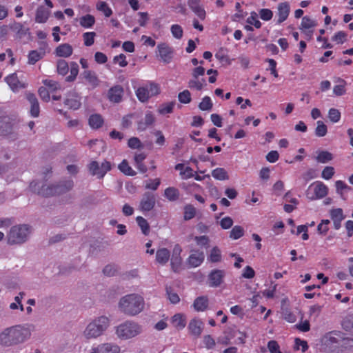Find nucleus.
<instances>
[{
    "instance_id": "19",
    "label": "nucleus",
    "mask_w": 353,
    "mask_h": 353,
    "mask_svg": "<svg viewBox=\"0 0 353 353\" xmlns=\"http://www.w3.org/2000/svg\"><path fill=\"white\" fill-rule=\"evenodd\" d=\"M290 13V5L288 2L280 3L277 8V15L279 17L277 22L281 23L288 18Z\"/></svg>"
},
{
    "instance_id": "23",
    "label": "nucleus",
    "mask_w": 353,
    "mask_h": 353,
    "mask_svg": "<svg viewBox=\"0 0 353 353\" xmlns=\"http://www.w3.org/2000/svg\"><path fill=\"white\" fill-rule=\"evenodd\" d=\"M50 14V11L44 6H39L36 10L35 21L40 23L46 22Z\"/></svg>"
},
{
    "instance_id": "56",
    "label": "nucleus",
    "mask_w": 353,
    "mask_h": 353,
    "mask_svg": "<svg viewBox=\"0 0 353 353\" xmlns=\"http://www.w3.org/2000/svg\"><path fill=\"white\" fill-rule=\"evenodd\" d=\"M328 117L332 122L336 123L340 120L341 113L339 110L331 108L328 112Z\"/></svg>"
},
{
    "instance_id": "49",
    "label": "nucleus",
    "mask_w": 353,
    "mask_h": 353,
    "mask_svg": "<svg viewBox=\"0 0 353 353\" xmlns=\"http://www.w3.org/2000/svg\"><path fill=\"white\" fill-rule=\"evenodd\" d=\"M97 8L99 11L103 12L104 15L106 17H110L112 14L111 8L104 1H100L99 3H98L97 5Z\"/></svg>"
},
{
    "instance_id": "64",
    "label": "nucleus",
    "mask_w": 353,
    "mask_h": 353,
    "mask_svg": "<svg viewBox=\"0 0 353 353\" xmlns=\"http://www.w3.org/2000/svg\"><path fill=\"white\" fill-rule=\"evenodd\" d=\"M268 348L270 353H281L280 347L276 341H270L268 343Z\"/></svg>"
},
{
    "instance_id": "45",
    "label": "nucleus",
    "mask_w": 353,
    "mask_h": 353,
    "mask_svg": "<svg viewBox=\"0 0 353 353\" xmlns=\"http://www.w3.org/2000/svg\"><path fill=\"white\" fill-rule=\"evenodd\" d=\"M317 126L315 129V134L319 137H322L326 135L327 132V126L324 124L322 121H318L316 122Z\"/></svg>"
},
{
    "instance_id": "30",
    "label": "nucleus",
    "mask_w": 353,
    "mask_h": 353,
    "mask_svg": "<svg viewBox=\"0 0 353 353\" xmlns=\"http://www.w3.org/2000/svg\"><path fill=\"white\" fill-rule=\"evenodd\" d=\"M88 122L92 128L98 129L103 125L104 121L101 114H94L90 117Z\"/></svg>"
},
{
    "instance_id": "33",
    "label": "nucleus",
    "mask_w": 353,
    "mask_h": 353,
    "mask_svg": "<svg viewBox=\"0 0 353 353\" xmlns=\"http://www.w3.org/2000/svg\"><path fill=\"white\" fill-rule=\"evenodd\" d=\"M182 252V248L179 244H176L174 246L172 250V255L171 258V263L173 265L176 264L177 265H180L181 263V253Z\"/></svg>"
},
{
    "instance_id": "28",
    "label": "nucleus",
    "mask_w": 353,
    "mask_h": 353,
    "mask_svg": "<svg viewBox=\"0 0 353 353\" xmlns=\"http://www.w3.org/2000/svg\"><path fill=\"white\" fill-rule=\"evenodd\" d=\"M101 353H120V347L114 343H104L99 344Z\"/></svg>"
},
{
    "instance_id": "63",
    "label": "nucleus",
    "mask_w": 353,
    "mask_h": 353,
    "mask_svg": "<svg viewBox=\"0 0 353 353\" xmlns=\"http://www.w3.org/2000/svg\"><path fill=\"white\" fill-rule=\"evenodd\" d=\"M334 168L332 166L325 167L321 174V176L326 180L330 179L334 174Z\"/></svg>"
},
{
    "instance_id": "41",
    "label": "nucleus",
    "mask_w": 353,
    "mask_h": 353,
    "mask_svg": "<svg viewBox=\"0 0 353 353\" xmlns=\"http://www.w3.org/2000/svg\"><path fill=\"white\" fill-rule=\"evenodd\" d=\"M70 74L65 79L66 81L71 82L73 81L79 72V65L76 62H71L70 64Z\"/></svg>"
},
{
    "instance_id": "48",
    "label": "nucleus",
    "mask_w": 353,
    "mask_h": 353,
    "mask_svg": "<svg viewBox=\"0 0 353 353\" xmlns=\"http://www.w3.org/2000/svg\"><path fill=\"white\" fill-rule=\"evenodd\" d=\"M208 260L212 263L219 262L221 260V251L217 247L212 249Z\"/></svg>"
},
{
    "instance_id": "11",
    "label": "nucleus",
    "mask_w": 353,
    "mask_h": 353,
    "mask_svg": "<svg viewBox=\"0 0 353 353\" xmlns=\"http://www.w3.org/2000/svg\"><path fill=\"white\" fill-rule=\"evenodd\" d=\"M155 203V195L150 192H146L142 196L139 203V209L142 212H149L154 208Z\"/></svg>"
},
{
    "instance_id": "12",
    "label": "nucleus",
    "mask_w": 353,
    "mask_h": 353,
    "mask_svg": "<svg viewBox=\"0 0 353 353\" xmlns=\"http://www.w3.org/2000/svg\"><path fill=\"white\" fill-rule=\"evenodd\" d=\"M123 88L121 85H115L108 90L107 97L110 102L119 103L123 100Z\"/></svg>"
},
{
    "instance_id": "31",
    "label": "nucleus",
    "mask_w": 353,
    "mask_h": 353,
    "mask_svg": "<svg viewBox=\"0 0 353 353\" xmlns=\"http://www.w3.org/2000/svg\"><path fill=\"white\" fill-rule=\"evenodd\" d=\"M82 76L91 85L94 87L98 85L99 81L94 72L91 70H85L82 73Z\"/></svg>"
},
{
    "instance_id": "43",
    "label": "nucleus",
    "mask_w": 353,
    "mask_h": 353,
    "mask_svg": "<svg viewBox=\"0 0 353 353\" xmlns=\"http://www.w3.org/2000/svg\"><path fill=\"white\" fill-rule=\"evenodd\" d=\"M244 235V230L240 225H235L230 233V237L232 239H239Z\"/></svg>"
},
{
    "instance_id": "27",
    "label": "nucleus",
    "mask_w": 353,
    "mask_h": 353,
    "mask_svg": "<svg viewBox=\"0 0 353 353\" xmlns=\"http://www.w3.org/2000/svg\"><path fill=\"white\" fill-rule=\"evenodd\" d=\"M56 54L60 57H68L73 52L72 46L68 43L59 45L55 50Z\"/></svg>"
},
{
    "instance_id": "62",
    "label": "nucleus",
    "mask_w": 353,
    "mask_h": 353,
    "mask_svg": "<svg viewBox=\"0 0 353 353\" xmlns=\"http://www.w3.org/2000/svg\"><path fill=\"white\" fill-rule=\"evenodd\" d=\"M171 32L176 39H181L183 37V29L181 26L174 24L171 26Z\"/></svg>"
},
{
    "instance_id": "57",
    "label": "nucleus",
    "mask_w": 353,
    "mask_h": 353,
    "mask_svg": "<svg viewBox=\"0 0 353 353\" xmlns=\"http://www.w3.org/2000/svg\"><path fill=\"white\" fill-rule=\"evenodd\" d=\"M179 101L182 103H189L191 101V94L188 90H183L178 95Z\"/></svg>"
},
{
    "instance_id": "21",
    "label": "nucleus",
    "mask_w": 353,
    "mask_h": 353,
    "mask_svg": "<svg viewBox=\"0 0 353 353\" xmlns=\"http://www.w3.org/2000/svg\"><path fill=\"white\" fill-rule=\"evenodd\" d=\"M188 6L190 9L201 19L205 18V11L202 6H200L199 0H188Z\"/></svg>"
},
{
    "instance_id": "32",
    "label": "nucleus",
    "mask_w": 353,
    "mask_h": 353,
    "mask_svg": "<svg viewBox=\"0 0 353 353\" xmlns=\"http://www.w3.org/2000/svg\"><path fill=\"white\" fill-rule=\"evenodd\" d=\"M12 131V124L9 119L6 117L0 118V135H6Z\"/></svg>"
},
{
    "instance_id": "5",
    "label": "nucleus",
    "mask_w": 353,
    "mask_h": 353,
    "mask_svg": "<svg viewBox=\"0 0 353 353\" xmlns=\"http://www.w3.org/2000/svg\"><path fill=\"white\" fill-rule=\"evenodd\" d=\"M142 332V326L132 320H127L114 327L115 335L122 341L135 338L141 334Z\"/></svg>"
},
{
    "instance_id": "59",
    "label": "nucleus",
    "mask_w": 353,
    "mask_h": 353,
    "mask_svg": "<svg viewBox=\"0 0 353 353\" xmlns=\"http://www.w3.org/2000/svg\"><path fill=\"white\" fill-rule=\"evenodd\" d=\"M103 272L108 276H113L117 272V267L112 264H108L105 266L103 270Z\"/></svg>"
},
{
    "instance_id": "2",
    "label": "nucleus",
    "mask_w": 353,
    "mask_h": 353,
    "mask_svg": "<svg viewBox=\"0 0 353 353\" xmlns=\"http://www.w3.org/2000/svg\"><path fill=\"white\" fill-rule=\"evenodd\" d=\"M73 186V181L67 180L52 185H47L43 181H33L29 187L32 192L38 195L52 196L66 193L71 190Z\"/></svg>"
},
{
    "instance_id": "47",
    "label": "nucleus",
    "mask_w": 353,
    "mask_h": 353,
    "mask_svg": "<svg viewBox=\"0 0 353 353\" xmlns=\"http://www.w3.org/2000/svg\"><path fill=\"white\" fill-rule=\"evenodd\" d=\"M248 24L254 26L256 28L261 27V23L258 19V14L256 12L253 11L250 13V16L246 20Z\"/></svg>"
},
{
    "instance_id": "40",
    "label": "nucleus",
    "mask_w": 353,
    "mask_h": 353,
    "mask_svg": "<svg viewBox=\"0 0 353 353\" xmlns=\"http://www.w3.org/2000/svg\"><path fill=\"white\" fill-rule=\"evenodd\" d=\"M57 72L61 75H65L69 70L68 63L63 59H59L57 63Z\"/></svg>"
},
{
    "instance_id": "50",
    "label": "nucleus",
    "mask_w": 353,
    "mask_h": 353,
    "mask_svg": "<svg viewBox=\"0 0 353 353\" xmlns=\"http://www.w3.org/2000/svg\"><path fill=\"white\" fill-rule=\"evenodd\" d=\"M213 104L209 97L203 98L202 101L199 103V108L203 111H209L212 108Z\"/></svg>"
},
{
    "instance_id": "29",
    "label": "nucleus",
    "mask_w": 353,
    "mask_h": 353,
    "mask_svg": "<svg viewBox=\"0 0 353 353\" xmlns=\"http://www.w3.org/2000/svg\"><path fill=\"white\" fill-rule=\"evenodd\" d=\"M204 260V254L202 252H196L190 255L188 261V263L194 268L198 267Z\"/></svg>"
},
{
    "instance_id": "46",
    "label": "nucleus",
    "mask_w": 353,
    "mask_h": 353,
    "mask_svg": "<svg viewBox=\"0 0 353 353\" xmlns=\"http://www.w3.org/2000/svg\"><path fill=\"white\" fill-rule=\"evenodd\" d=\"M333 159L332 154L327 151H321L316 157V160L319 163H325Z\"/></svg>"
},
{
    "instance_id": "17",
    "label": "nucleus",
    "mask_w": 353,
    "mask_h": 353,
    "mask_svg": "<svg viewBox=\"0 0 353 353\" xmlns=\"http://www.w3.org/2000/svg\"><path fill=\"white\" fill-rule=\"evenodd\" d=\"M64 103L70 109L77 110L81 104L80 97L75 92H70L67 95Z\"/></svg>"
},
{
    "instance_id": "37",
    "label": "nucleus",
    "mask_w": 353,
    "mask_h": 353,
    "mask_svg": "<svg viewBox=\"0 0 353 353\" xmlns=\"http://www.w3.org/2000/svg\"><path fill=\"white\" fill-rule=\"evenodd\" d=\"M119 169L125 175L134 176L136 174V172L128 165L126 160H123L119 165Z\"/></svg>"
},
{
    "instance_id": "16",
    "label": "nucleus",
    "mask_w": 353,
    "mask_h": 353,
    "mask_svg": "<svg viewBox=\"0 0 353 353\" xmlns=\"http://www.w3.org/2000/svg\"><path fill=\"white\" fill-rule=\"evenodd\" d=\"M225 276L223 270H214L209 274L210 285L211 287H218L223 282V279Z\"/></svg>"
},
{
    "instance_id": "10",
    "label": "nucleus",
    "mask_w": 353,
    "mask_h": 353,
    "mask_svg": "<svg viewBox=\"0 0 353 353\" xmlns=\"http://www.w3.org/2000/svg\"><path fill=\"white\" fill-rule=\"evenodd\" d=\"M111 164L109 161H103L101 165H99L97 161H92L89 165V170L90 173L97 176L99 179L103 178L105 174L110 170Z\"/></svg>"
},
{
    "instance_id": "52",
    "label": "nucleus",
    "mask_w": 353,
    "mask_h": 353,
    "mask_svg": "<svg viewBox=\"0 0 353 353\" xmlns=\"http://www.w3.org/2000/svg\"><path fill=\"white\" fill-rule=\"evenodd\" d=\"M96 33L94 32H85L83 34L84 45L85 46H91L94 43V37Z\"/></svg>"
},
{
    "instance_id": "26",
    "label": "nucleus",
    "mask_w": 353,
    "mask_h": 353,
    "mask_svg": "<svg viewBox=\"0 0 353 353\" xmlns=\"http://www.w3.org/2000/svg\"><path fill=\"white\" fill-rule=\"evenodd\" d=\"M171 323L177 330H182L185 327L186 317L183 314H176L172 317Z\"/></svg>"
},
{
    "instance_id": "61",
    "label": "nucleus",
    "mask_w": 353,
    "mask_h": 353,
    "mask_svg": "<svg viewBox=\"0 0 353 353\" xmlns=\"http://www.w3.org/2000/svg\"><path fill=\"white\" fill-rule=\"evenodd\" d=\"M260 18L264 21H269L273 17V12L270 9L263 8L259 12Z\"/></svg>"
},
{
    "instance_id": "36",
    "label": "nucleus",
    "mask_w": 353,
    "mask_h": 353,
    "mask_svg": "<svg viewBox=\"0 0 353 353\" xmlns=\"http://www.w3.org/2000/svg\"><path fill=\"white\" fill-rule=\"evenodd\" d=\"M95 23L94 16L91 14H86L79 19L80 25L85 28H91Z\"/></svg>"
},
{
    "instance_id": "7",
    "label": "nucleus",
    "mask_w": 353,
    "mask_h": 353,
    "mask_svg": "<svg viewBox=\"0 0 353 353\" xmlns=\"http://www.w3.org/2000/svg\"><path fill=\"white\" fill-rule=\"evenodd\" d=\"M341 332L332 331L325 334L321 339L324 352L327 353H339V339Z\"/></svg>"
},
{
    "instance_id": "53",
    "label": "nucleus",
    "mask_w": 353,
    "mask_h": 353,
    "mask_svg": "<svg viewBox=\"0 0 353 353\" xmlns=\"http://www.w3.org/2000/svg\"><path fill=\"white\" fill-rule=\"evenodd\" d=\"M203 343L205 347L208 350H212L214 348L216 345L215 340L210 334H207L203 336Z\"/></svg>"
},
{
    "instance_id": "4",
    "label": "nucleus",
    "mask_w": 353,
    "mask_h": 353,
    "mask_svg": "<svg viewBox=\"0 0 353 353\" xmlns=\"http://www.w3.org/2000/svg\"><path fill=\"white\" fill-rule=\"evenodd\" d=\"M110 326V319L104 315L98 316L90 321L82 332L86 340L96 339L108 330Z\"/></svg>"
},
{
    "instance_id": "20",
    "label": "nucleus",
    "mask_w": 353,
    "mask_h": 353,
    "mask_svg": "<svg viewBox=\"0 0 353 353\" xmlns=\"http://www.w3.org/2000/svg\"><path fill=\"white\" fill-rule=\"evenodd\" d=\"M5 80L14 92L24 88V85L19 81L16 73L8 75L6 77Z\"/></svg>"
},
{
    "instance_id": "13",
    "label": "nucleus",
    "mask_w": 353,
    "mask_h": 353,
    "mask_svg": "<svg viewBox=\"0 0 353 353\" xmlns=\"http://www.w3.org/2000/svg\"><path fill=\"white\" fill-rule=\"evenodd\" d=\"M155 122V117L154 114L148 111L145 112L144 118L141 119L137 123V130L139 131H144L148 127L152 125Z\"/></svg>"
},
{
    "instance_id": "35",
    "label": "nucleus",
    "mask_w": 353,
    "mask_h": 353,
    "mask_svg": "<svg viewBox=\"0 0 353 353\" xmlns=\"http://www.w3.org/2000/svg\"><path fill=\"white\" fill-rule=\"evenodd\" d=\"M317 25L316 20L311 19L307 16H305L302 18L301 23V30H310Z\"/></svg>"
},
{
    "instance_id": "8",
    "label": "nucleus",
    "mask_w": 353,
    "mask_h": 353,
    "mask_svg": "<svg viewBox=\"0 0 353 353\" xmlns=\"http://www.w3.org/2000/svg\"><path fill=\"white\" fill-rule=\"evenodd\" d=\"M328 193V188L321 181H315L307 188L305 195L311 201L321 199Z\"/></svg>"
},
{
    "instance_id": "3",
    "label": "nucleus",
    "mask_w": 353,
    "mask_h": 353,
    "mask_svg": "<svg viewBox=\"0 0 353 353\" xmlns=\"http://www.w3.org/2000/svg\"><path fill=\"white\" fill-rule=\"evenodd\" d=\"M118 308L122 314L128 316H134L143 311L145 300L139 294H126L119 299Z\"/></svg>"
},
{
    "instance_id": "14",
    "label": "nucleus",
    "mask_w": 353,
    "mask_h": 353,
    "mask_svg": "<svg viewBox=\"0 0 353 353\" xmlns=\"http://www.w3.org/2000/svg\"><path fill=\"white\" fill-rule=\"evenodd\" d=\"M27 100L30 104V114L33 117H38L40 112L39 101L34 94L28 92L26 94Z\"/></svg>"
},
{
    "instance_id": "22",
    "label": "nucleus",
    "mask_w": 353,
    "mask_h": 353,
    "mask_svg": "<svg viewBox=\"0 0 353 353\" xmlns=\"http://www.w3.org/2000/svg\"><path fill=\"white\" fill-rule=\"evenodd\" d=\"M170 258V252L165 248L157 250L156 252V261L158 263L163 265L166 264Z\"/></svg>"
},
{
    "instance_id": "25",
    "label": "nucleus",
    "mask_w": 353,
    "mask_h": 353,
    "mask_svg": "<svg viewBox=\"0 0 353 353\" xmlns=\"http://www.w3.org/2000/svg\"><path fill=\"white\" fill-rule=\"evenodd\" d=\"M208 303V298L205 296H201L194 300L193 307L197 312H203L207 310Z\"/></svg>"
},
{
    "instance_id": "39",
    "label": "nucleus",
    "mask_w": 353,
    "mask_h": 353,
    "mask_svg": "<svg viewBox=\"0 0 353 353\" xmlns=\"http://www.w3.org/2000/svg\"><path fill=\"white\" fill-rule=\"evenodd\" d=\"M136 221H137L138 225L141 229L142 232L145 235L148 234V233L150 232V226H149V224H148L147 220L142 216H137L136 218Z\"/></svg>"
},
{
    "instance_id": "9",
    "label": "nucleus",
    "mask_w": 353,
    "mask_h": 353,
    "mask_svg": "<svg viewBox=\"0 0 353 353\" xmlns=\"http://www.w3.org/2000/svg\"><path fill=\"white\" fill-rule=\"evenodd\" d=\"M159 87L158 84L150 83L149 85L139 88L136 90V95L138 99L143 102H147L148 99L159 93Z\"/></svg>"
},
{
    "instance_id": "60",
    "label": "nucleus",
    "mask_w": 353,
    "mask_h": 353,
    "mask_svg": "<svg viewBox=\"0 0 353 353\" xmlns=\"http://www.w3.org/2000/svg\"><path fill=\"white\" fill-rule=\"evenodd\" d=\"M196 214L195 208L192 205H187L184 210V219L190 220L192 219Z\"/></svg>"
},
{
    "instance_id": "44",
    "label": "nucleus",
    "mask_w": 353,
    "mask_h": 353,
    "mask_svg": "<svg viewBox=\"0 0 353 353\" xmlns=\"http://www.w3.org/2000/svg\"><path fill=\"white\" fill-rule=\"evenodd\" d=\"M166 294L168 296V299L172 304H176L180 301V298L179 295L173 291L171 287H166Z\"/></svg>"
},
{
    "instance_id": "1",
    "label": "nucleus",
    "mask_w": 353,
    "mask_h": 353,
    "mask_svg": "<svg viewBox=\"0 0 353 353\" xmlns=\"http://www.w3.org/2000/svg\"><path fill=\"white\" fill-rule=\"evenodd\" d=\"M34 330L32 324H19L4 328L0 332V345L12 347L26 341Z\"/></svg>"
},
{
    "instance_id": "51",
    "label": "nucleus",
    "mask_w": 353,
    "mask_h": 353,
    "mask_svg": "<svg viewBox=\"0 0 353 353\" xmlns=\"http://www.w3.org/2000/svg\"><path fill=\"white\" fill-rule=\"evenodd\" d=\"M43 55L44 53L39 52L37 50H32L28 54V63L30 64H34L40 60Z\"/></svg>"
},
{
    "instance_id": "34",
    "label": "nucleus",
    "mask_w": 353,
    "mask_h": 353,
    "mask_svg": "<svg viewBox=\"0 0 353 353\" xmlns=\"http://www.w3.org/2000/svg\"><path fill=\"white\" fill-rule=\"evenodd\" d=\"M164 196L169 201H174L179 198V191L175 188L169 187L165 190Z\"/></svg>"
},
{
    "instance_id": "58",
    "label": "nucleus",
    "mask_w": 353,
    "mask_h": 353,
    "mask_svg": "<svg viewBox=\"0 0 353 353\" xmlns=\"http://www.w3.org/2000/svg\"><path fill=\"white\" fill-rule=\"evenodd\" d=\"M43 83L48 87L52 92L61 89L60 84L57 81L51 79H45L43 81Z\"/></svg>"
},
{
    "instance_id": "42",
    "label": "nucleus",
    "mask_w": 353,
    "mask_h": 353,
    "mask_svg": "<svg viewBox=\"0 0 353 353\" xmlns=\"http://www.w3.org/2000/svg\"><path fill=\"white\" fill-rule=\"evenodd\" d=\"M205 83V81L204 79L199 80L197 79H194L193 77L192 79L190 80L188 82V87L191 89H196L197 90H201L203 85Z\"/></svg>"
},
{
    "instance_id": "6",
    "label": "nucleus",
    "mask_w": 353,
    "mask_h": 353,
    "mask_svg": "<svg viewBox=\"0 0 353 353\" xmlns=\"http://www.w3.org/2000/svg\"><path fill=\"white\" fill-rule=\"evenodd\" d=\"M30 232L31 229L28 225H14L7 234V242L9 245L23 243L28 239Z\"/></svg>"
},
{
    "instance_id": "15",
    "label": "nucleus",
    "mask_w": 353,
    "mask_h": 353,
    "mask_svg": "<svg viewBox=\"0 0 353 353\" xmlns=\"http://www.w3.org/2000/svg\"><path fill=\"white\" fill-rule=\"evenodd\" d=\"M203 323L198 319H192L188 324V330L191 334L196 337L200 336L203 332Z\"/></svg>"
},
{
    "instance_id": "55",
    "label": "nucleus",
    "mask_w": 353,
    "mask_h": 353,
    "mask_svg": "<svg viewBox=\"0 0 353 353\" xmlns=\"http://www.w3.org/2000/svg\"><path fill=\"white\" fill-rule=\"evenodd\" d=\"M174 104L175 103L172 101L161 105L158 110L159 114H165L172 112Z\"/></svg>"
},
{
    "instance_id": "18",
    "label": "nucleus",
    "mask_w": 353,
    "mask_h": 353,
    "mask_svg": "<svg viewBox=\"0 0 353 353\" xmlns=\"http://www.w3.org/2000/svg\"><path fill=\"white\" fill-rule=\"evenodd\" d=\"M159 54L165 63H169L172 57V50L165 43L159 44L157 46Z\"/></svg>"
},
{
    "instance_id": "54",
    "label": "nucleus",
    "mask_w": 353,
    "mask_h": 353,
    "mask_svg": "<svg viewBox=\"0 0 353 353\" xmlns=\"http://www.w3.org/2000/svg\"><path fill=\"white\" fill-rule=\"evenodd\" d=\"M161 183V180L159 178L154 179H149L145 181V189L156 190L158 189L159 185Z\"/></svg>"
},
{
    "instance_id": "24",
    "label": "nucleus",
    "mask_w": 353,
    "mask_h": 353,
    "mask_svg": "<svg viewBox=\"0 0 353 353\" xmlns=\"http://www.w3.org/2000/svg\"><path fill=\"white\" fill-rule=\"evenodd\" d=\"M10 29L14 32L17 37L19 39L28 33L29 29L26 28L23 24L19 22L13 21L9 24Z\"/></svg>"
},
{
    "instance_id": "38",
    "label": "nucleus",
    "mask_w": 353,
    "mask_h": 353,
    "mask_svg": "<svg viewBox=\"0 0 353 353\" xmlns=\"http://www.w3.org/2000/svg\"><path fill=\"white\" fill-rule=\"evenodd\" d=\"M212 176L217 180H225L228 179L227 172L221 168H216L212 170Z\"/></svg>"
}]
</instances>
